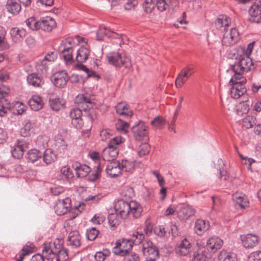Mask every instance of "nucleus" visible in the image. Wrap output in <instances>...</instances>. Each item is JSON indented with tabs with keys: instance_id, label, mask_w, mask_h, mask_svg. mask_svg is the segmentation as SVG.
Returning <instances> with one entry per match:
<instances>
[{
	"instance_id": "nucleus-1",
	"label": "nucleus",
	"mask_w": 261,
	"mask_h": 261,
	"mask_svg": "<svg viewBox=\"0 0 261 261\" xmlns=\"http://www.w3.org/2000/svg\"><path fill=\"white\" fill-rule=\"evenodd\" d=\"M235 61L233 64L230 65V69L234 73L233 76L231 77V81L236 79L239 80L245 78L243 74L255 69V65L252 60L247 54H245V49L241 48L237 51V55H235Z\"/></svg>"
},
{
	"instance_id": "nucleus-2",
	"label": "nucleus",
	"mask_w": 261,
	"mask_h": 261,
	"mask_svg": "<svg viewBox=\"0 0 261 261\" xmlns=\"http://www.w3.org/2000/svg\"><path fill=\"white\" fill-rule=\"evenodd\" d=\"M82 43L87 44V42L84 38L79 36L68 38L61 42L58 47V52L67 64H71L73 62V48Z\"/></svg>"
},
{
	"instance_id": "nucleus-3",
	"label": "nucleus",
	"mask_w": 261,
	"mask_h": 261,
	"mask_svg": "<svg viewBox=\"0 0 261 261\" xmlns=\"http://www.w3.org/2000/svg\"><path fill=\"white\" fill-rule=\"evenodd\" d=\"M124 140L121 136H117L111 139L108 146L103 149L101 153L103 160L107 161L114 160L119 152L117 146L124 142Z\"/></svg>"
},
{
	"instance_id": "nucleus-4",
	"label": "nucleus",
	"mask_w": 261,
	"mask_h": 261,
	"mask_svg": "<svg viewBox=\"0 0 261 261\" xmlns=\"http://www.w3.org/2000/svg\"><path fill=\"white\" fill-rule=\"evenodd\" d=\"M107 58L109 63L115 67L124 66L128 68L131 66L130 60L125 53H110L107 55Z\"/></svg>"
},
{
	"instance_id": "nucleus-5",
	"label": "nucleus",
	"mask_w": 261,
	"mask_h": 261,
	"mask_svg": "<svg viewBox=\"0 0 261 261\" xmlns=\"http://www.w3.org/2000/svg\"><path fill=\"white\" fill-rule=\"evenodd\" d=\"M246 83L245 78H242L239 80L236 79L233 81L231 79L229 81V84L231 86L230 89V95L234 99H238L243 95L247 91L246 88L244 84Z\"/></svg>"
},
{
	"instance_id": "nucleus-6",
	"label": "nucleus",
	"mask_w": 261,
	"mask_h": 261,
	"mask_svg": "<svg viewBox=\"0 0 261 261\" xmlns=\"http://www.w3.org/2000/svg\"><path fill=\"white\" fill-rule=\"evenodd\" d=\"M134 138L138 141L148 140V127L144 121H139L132 127Z\"/></svg>"
},
{
	"instance_id": "nucleus-7",
	"label": "nucleus",
	"mask_w": 261,
	"mask_h": 261,
	"mask_svg": "<svg viewBox=\"0 0 261 261\" xmlns=\"http://www.w3.org/2000/svg\"><path fill=\"white\" fill-rule=\"evenodd\" d=\"M133 244L130 240L122 239L116 242L113 252L117 255L126 256L128 255L129 251L132 250Z\"/></svg>"
},
{
	"instance_id": "nucleus-8",
	"label": "nucleus",
	"mask_w": 261,
	"mask_h": 261,
	"mask_svg": "<svg viewBox=\"0 0 261 261\" xmlns=\"http://www.w3.org/2000/svg\"><path fill=\"white\" fill-rule=\"evenodd\" d=\"M9 91L7 87H0V116H3L12 108L10 100L6 98Z\"/></svg>"
},
{
	"instance_id": "nucleus-9",
	"label": "nucleus",
	"mask_w": 261,
	"mask_h": 261,
	"mask_svg": "<svg viewBox=\"0 0 261 261\" xmlns=\"http://www.w3.org/2000/svg\"><path fill=\"white\" fill-rule=\"evenodd\" d=\"M192 250V244L187 238H184L179 241L175 247V252L179 256L188 255L191 252Z\"/></svg>"
},
{
	"instance_id": "nucleus-10",
	"label": "nucleus",
	"mask_w": 261,
	"mask_h": 261,
	"mask_svg": "<svg viewBox=\"0 0 261 261\" xmlns=\"http://www.w3.org/2000/svg\"><path fill=\"white\" fill-rule=\"evenodd\" d=\"M142 251L145 255H148L149 258H158L159 251L158 248L149 240H145L142 244Z\"/></svg>"
},
{
	"instance_id": "nucleus-11",
	"label": "nucleus",
	"mask_w": 261,
	"mask_h": 261,
	"mask_svg": "<svg viewBox=\"0 0 261 261\" xmlns=\"http://www.w3.org/2000/svg\"><path fill=\"white\" fill-rule=\"evenodd\" d=\"M194 72V68L188 65L183 68L178 74L175 81V85L177 88H180L186 82L187 79Z\"/></svg>"
},
{
	"instance_id": "nucleus-12",
	"label": "nucleus",
	"mask_w": 261,
	"mask_h": 261,
	"mask_svg": "<svg viewBox=\"0 0 261 261\" xmlns=\"http://www.w3.org/2000/svg\"><path fill=\"white\" fill-rule=\"evenodd\" d=\"M71 208V199L67 197L65 199L58 200L55 205L54 209L57 215L61 216L66 214Z\"/></svg>"
},
{
	"instance_id": "nucleus-13",
	"label": "nucleus",
	"mask_w": 261,
	"mask_h": 261,
	"mask_svg": "<svg viewBox=\"0 0 261 261\" xmlns=\"http://www.w3.org/2000/svg\"><path fill=\"white\" fill-rule=\"evenodd\" d=\"M239 33L235 28H231L229 32H225L222 39L223 45L229 46L236 44L239 40Z\"/></svg>"
},
{
	"instance_id": "nucleus-14",
	"label": "nucleus",
	"mask_w": 261,
	"mask_h": 261,
	"mask_svg": "<svg viewBox=\"0 0 261 261\" xmlns=\"http://www.w3.org/2000/svg\"><path fill=\"white\" fill-rule=\"evenodd\" d=\"M29 147V143L24 139L18 140L17 144L11 149L12 156L16 159H20L22 157L25 149Z\"/></svg>"
},
{
	"instance_id": "nucleus-15",
	"label": "nucleus",
	"mask_w": 261,
	"mask_h": 261,
	"mask_svg": "<svg viewBox=\"0 0 261 261\" xmlns=\"http://www.w3.org/2000/svg\"><path fill=\"white\" fill-rule=\"evenodd\" d=\"M250 17L249 21L251 22L258 23L261 21V1L258 3H254L249 9Z\"/></svg>"
},
{
	"instance_id": "nucleus-16",
	"label": "nucleus",
	"mask_w": 261,
	"mask_h": 261,
	"mask_svg": "<svg viewBox=\"0 0 261 261\" xmlns=\"http://www.w3.org/2000/svg\"><path fill=\"white\" fill-rule=\"evenodd\" d=\"M82 111L80 108H73L70 112V117L71 119V124L77 129H80L84 124L83 120L82 118Z\"/></svg>"
},
{
	"instance_id": "nucleus-17",
	"label": "nucleus",
	"mask_w": 261,
	"mask_h": 261,
	"mask_svg": "<svg viewBox=\"0 0 261 261\" xmlns=\"http://www.w3.org/2000/svg\"><path fill=\"white\" fill-rule=\"evenodd\" d=\"M74 101L77 107L76 108H80L84 112H86L88 109L92 107L91 98L84 94L78 95L75 98Z\"/></svg>"
},
{
	"instance_id": "nucleus-18",
	"label": "nucleus",
	"mask_w": 261,
	"mask_h": 261,
	"mask_svg": "<svg viewBox=\"0 0 261 261\" xmlns=\"http://www.w3.org/2000/svg\"><path fill=\"white\" fill-rule=\"evenodd\" d=\"M115 209L121 217L125 219L128 215L129 202L120 199L115 204Z\"/></svg>"
},
{
	"instance_id": "nucleus-19",
	"label": "nucleus",
	"mask_w": 261,
	"mask_h": 261,
	"mask_svg": "<svg viewBox=\"0 0 261 261\" xmlns=\"http://www.w3.org/2000/svg\"><path fill=\"white\" fill-rule=\"evenodd\" d=\"M223 244L222 240L218 237L214 236L207 241L206 247L209 251L215 252L221 248Z\"/></svg>"
},
{
	"instance_id": "nucleus-20",
	"label": "nucleus",
	"mask_w": 261,
	"mask_h": 261,
	"mask_svg": "<svg viewBox=\"0 0 261 261\" xmlns=\"http://www.w3.org/2000/svg\"><path fill=\"white\" fill-rule=\"evenodd\" d=\"M122 168L120 166V161H116L110 162L107 165L106 171L111 177H114L119 176L121 173Z\"/></svg>"
},
{
	"instance_id": "nucleus-21",
	"label": "nucleus",
	"mask_w": 261,
	"mask_h": 261,
	"mask_svg": "<svg viewBox=\"0 0 261 261\" xmlns=\"http://www.w3.org/2000/svg\"><path fill=\"white\" fill-rule=\"evenodd\" d=\"M67 73L65 71H61L54 75L53 82L57 87H64L68 80Z\"/></svg>"
},
{
	"instance_id": "nucleus-22",
	"label": "nucleus",
	"mask_w": 261,
	"mask_h": 261,
	"mask_svg": "<svg viewBox=\"0 0 261 261\" xmlns=\"http://www.w3.org/2000/svg\"><path fill=\"white\" fill-rule=\"evenodd\" d=\"M177 217L181 221H186L195 214V210L189 205L183 206L177 211Z\"/></svg>"
},
{
	"instance_id": "nucleus-23",
	"label": "nucleus",
	"mask_w": 261,
	"mask_h": 261,
	"mask_svg": "<svg viewBox=\"0 0 261 261\" xmlns=\"http://www.w3.org/2000/svg\"><path fill=\"white\" fill-rule=\"evenodd\" d=\"M241 241L245 248H250L254 247L258 244V238L255 235L249 233L245 236H241Z\"/></svg>"
},
{
	"instance_id": "nucleus-24",
	"label": "nucleus",
	"mask_w": 261,
	"mask_h": 261,
	"mask_svg": "<svg viewBox=\"0 0 261 261\" xmlns=\"http://www.w3.org/2000/svg\"><path fill=\"white\" fill-rule=\"evenodd\" d=\"M81 237L78 231L71 230L68 236L67 244L72 248H76L81 245Z\"/></svg>"
},
{
	"instance_id": "nucleus-25",
	"label": "nucleus",
	"mask_w": 261,
	"mask_h": 261,
	"mask_svg": "<svg viewBox=\"0 0 261 261\" xmlns=\"http://www.w3.org/2000/svg\"><path fill=\"white\" fill-rule=\"evenodd\" d=\"M27 82L29 85L35 88L41 87L44 84L43 77L36 73L29 74L27 76Z\"/></svg>"
},
{
	"instance_id": "nucleus-26",
	"label": "nucleus",
	"mask_w": 261,
	"mask_h": 261,
	"mask_svg": "<svg viewBox=\"0 0 261 261\" xmlns=\"http://www.w3.org/2000/svg\"><path fill=\"white\" fill-rule=\"evenodd\" d=\"M40 23L41 29L46 32H50L56 27L55 20L50 17L41 18Z\"/></svg>"
},
{
	"instance_id": "nucleus-27",
	"label": "nucleus",
	"mask_w": 261,
	"mask_h": 261,
	"mask_svg": "<svg viewBox=\"0 0 261 261\" xmlns=\"http://www.w3.org/2000/svg\"><path fill=\"white\" fill-rule=\"evenodd\" d=\"M72 166L76 171V174L78 177H86L90 171L88 166L85 164L82 165L78 162L73 163Z\"/></svg>"
},
{
	"instance_id": "nucleus-28",
	"label": "nucleus",
	"mask_w": 261,
	"mask_h": 261,
	"mask_svg": "<svg viewBox=\"0 0 261 261\" xmlns=\"http://www.w3.org/2000/svg\"><path fill=\"white\" fill-rule=\"evenodd\" d=\"M142 207L136 201L131 200L129 202L128 215H132L135 218H139L142 213Z\"/></svg>"
},
{
	"instance_id": "nucleus-29",
	"label": "nucleus",
	"mask_w": 261,
	"mask_h": 261,
	"mask_svg": "<svg viewBox=\"0 0 261 261\" xmlns=\"http://www.w3.org/2000/svg\"><path fill=\"white\" fill-rule=\"evenodd\" d=\"M116 113L126 117H130L133 113L130 110L129 107L124 102H119L115 106Z\"/></svg>"
},
{
	"instance_id": "nucleus-30",
	"label": "nucleus",
	"mask_w": 261,
	"mask_h": 261,
	"mask_svg": "<svg viewBox=\"0 0 261 261\" xmlns=\"http://www.w3.org/2000/svg\"><path fill=\"white\" fill-rule=\"evenodd\" d=\"M10 34L12 41L15 43H18L23 40L26 33L24 30L15 27L10 30Z\"/></svg>"
},
{
	"instance_id": "nucleus-31",
	"label": "nucleus",
	"mask_w": 261,
	"mask_h": 261,
	"mask_svg": "<svg viewBox=\"0 0 261 261\" xmlns=\"http://www.w3.org/2000/svg\"><path fill=\"white\" fill-rule=\"evenodd\" d=\"M148 229V227L143 228V231H142L141 229H137V231L132 235V238L130 239L133 244L139 245L142 243L143 244V242L146 240L145 239L144 232L147 234Z\"/></svg>"
},
{
	"instance_id": "nucleus-32",
	"label": "nucleus",
	"mask_w": 261,
	"mask_h": 261,
	"mask_svg": "<svg viewBox=\"0 0 261 261\" xmlns=\"http://www.w3.org/2000/svg\"><path fill=\"white\" fill-rule=\"evenodd\" d=\"M28 104L32 110L37 111L42 108L44 103L41 97L35 95L29 99Z\"/></svg>"
},
{
	"instance_id": "nucleus-33",
	"label": "nucleus",
	"mask_w": 261,
	"mask_h": 261,
	"mask_svg": "<svg viewBox=\"0 0 261 261\" xmlns=\"http://www.w3.org/2000/svg\"><path fill=\"white\" fill-rule=\"evenodd\" d=\"M90 50L87 47L82 45L77 51L76 61L79 63L85 62L90 55Z\"/></svg>"
},
{
	"instance_id": "nucleus-34",
	"label": "nucleus",
	"mask_w": 261,
	"mask_h": 261,
	"mask_svg": "<svg viewBox=\"0 0 261 261\" xmlns=\"http://www.w3.org/2000/svg\"><path fill=\"white\" fill-rule=\"evenodd\" d=\"M210 228L208 222L198 219L195 224L194 230L197 235L201 236Z\"/></svg>"
},
{
	"instance_id": "nucleus-35",
	"label": "nucleus",
	"mask_w": 261,
	"mask_h": 261,
	"mask_svg": "<svg viewBox=\"0 0 261 261\" xmlns=\"http://www.w3.org/2000/svg\"><path fill=\"white\" fill-rule=\"evenodd\" d=\"M106 36L110 38H117L116 36H118V35L117 33L107 29V28L104 26H100L96 33L97 40H101L103 39V37Z\"/></svg>"
},
{
	"instance_id": "nucleus-36",
	"label": "nucleus",
	"mask_w": 261,
	"mask_h": 261,
	"mask_svg": "<svg viewBox=\"0 0 261 261\" xmlns=\"http://www.w3.org/2000/svg\"><path fill=\"white\" fill-rule=\"evenodd\" d=\"M232 199L242 208H244L249 204L248 200L245 194L235 193L232 195Z\"/></svg>"
},
{
	"instance_id": "nucleus-37",
	"label": "nucleus",
	"mask_w": 261,
	"mask_h": 261,
	"mask_svg": "<svg viewBox=\"0 0 261 261\" xmlns=\"http://www.w3.org/2000/svg\"><path fill=\"white\" fill-rule=\"evenodd\" d=\"M57 59V55L54 51L48 52L44 57L42 60L40 66L42 67V70L44 69L46 71L47 69V66L49 63L54 62Z\"/></svg>"
},
{
	"instance_id": "nucleus-38",
	"label": "nucleus",
	"mask_w": 261,
	"mask_h": 261,
	"mask_svg": "<svg viewBox=\"0 0 261 261\" xmlns=\"http://www.w3.org/2000/svg\"><path fill=\"white\" fill-rule=\"evenodd\" d=\"M53 245L55 248V251H57V261L67 260L68 259L67 250L63 248L60 244L56 245L55 244H54Z\"/></svg>"
},
{
	"instance_id": "nucleus-39",
	"label": "nucleus",
	"mask_w": 261,
	"mask_h": 261,
	"mask_svg": "<svg viewBox=\"0 0 261 261\" xmlns=\"http://www.w3.org/2000/svg\"><path fill=\"white\" fill-rule=\"evenodd\" d=\"M8 11L13 15L18 14L21 10V6L15 0H8L6 4Z\"/></svg>"
},
{
	"instance_id": "nucleus-40",
	"label": "nucleus",
	"mask_w": 261,
	"mask_h": 261,
	"mask_svg": "<svg viewBox=\"0 0 261 261\" xmlns=\"http://www.w3.org/2000/svg\"><path fill=\"white\" fill-rule=\"evenodd\" d=\"M219 261H237L235 253L222 250L218 256Z\"/></svg>"
},
{
	"instance_id": "nucleus-41",
	"label": "nucleus",
	"mask_w": 261,
	"mask_h": 261,
	"mask_svg": "<svg viewBox=\"0 0 261 261\" xmlns=\"http://www.w3.org/2000/svg\"><path fill=\"white\" fill-rule=\"evenodd\" d=\"M43 162L46 165H49L56 160V154L50 149H46L42 153Z\"/></svg>"
},
{
	"instance_id": "nucleus-42",
	"label": "nucleus",
	"mask_w": 261,
	"mask_h": 261,
	"mask_svg": "<svg viewBox=\"0 0 261 261\" xmlns=\"http://www.w3.org/2000/svg\"><path fill=\"white\" fill-rule=\"evenodd\" d=\"M42 157V153L35 149L30 150L26 155L27 159L31 163H34Z\"/></svg>"
},
{
	"instance_id": "nucleus-43",
	"label": "nucleus",
	"mask_w": 261,
	"mask_h": 261,
	"mask_svg": "<svg viewBox=\"0 0 261 261\" xmlns=\"http://www.w3.org/2000/svg\"><path fill=\"white\" fill-rule=\"evenodd\" d=\"M120 166L122 168V172H132L135 167L134 162L131 160L122 159L120 161Z\"/></svg>"
},
{
	"instance_id": "nucleus-44",
	"label": "nucleus",
	"mask_w": 261,
	"mask_h": 261,
	"mask_svg": "<svg viewBox=\"0 0 261 261\" xmlns=\"http://www.w3.org/2000/svg\"><path fill=\"white\" fill-rule=\"evenodd\" d=\"M35 246L33 243L28 242L22 248V252L19 255V258L17 261H21L25 256L29 255L33 252Z\"/></svg>"
},
{
	"instance_id": "nucleus-45",
	"label": "nucleus",
	"mask_w": 261,
	"mask_h": 261,
	"mask_svg": "<svg viewBox=\"0 0 261 261\" xmlns=\"http://www.w3.org/2000/svg\"><path fill=\"white\" fill-rule=\"evenodd\" d=\"M250 102L248 100L240 102L237 106V114L242 116L243 114L248 113L249 111Z\"/></svg>"
},
{
	"instance_id": "nucleus-46",
	"label": "nucleus",
	"mask_w": 261,
	"mask_h": 261,
	"mask_svg": "<svg viewBox=\"0 0 261 261\" xmlns=\"http://www.w3.org/2000/svg\"><path fill=\"white\" fill-rule=\"evenodd\" d=\"M121 218L118 214H111L108 216V222L112 229H115L120 224Z\"/></svg>"
},
{
	"instance_id": "nucleus-47",
	"label": "nucleus",
	"mask_w": 261,
	"mask_h": 261,
	"mask_svg": "<svg viewBox=\"0 0 261 261\" xmlns=\"http://www.w3.org/2000/svg\"><path fill=\"white\" fill-rule=\"evenodd\" d=\"M25 22L28 27L31 30L36 31L41 29L40 19L37 20L35 17H31L28 18Z\"/></svg>"
},
{
	"instance_id": "nucleus-48",
	"label": "nucleus",
	"mask_w": 261,
	"mask_h": 261,
	"mask_svg": "<svg viewBox=\"0 0 261 261\" xmlns=\"http://www.w3.org/2000/svg\"><path fill=\"white\" fill-rule=\"evenodd\" d=\"M229 19L226 16H222L219 17L216 22L217 28L222 31L225 32L229 26Z\"/></svg>"
},
{
	"instance_id": "nucleus-49",
	"label": "nucleus",
	"mask_w": 261,
	"mask_h": 261,
	"mask_svg": "<svg viewBox=\"0 0 261 261\" xmlns=\"http://www.w3.org/2000/svg\"><path fill=\"white\" fill-rule=\"evenodd\" d=\"M34 127V123L30 120H26L23 123V126L20 129V134L23 137H27L30 134L31 130Z\"/></svg>"
},
{
	"instance_id": "nucleus-50",
	"label": "nucleus",
	"mask_w": 261,
	"mask_h": 261,
	"mask_svg": "<svg viewBox=\"0 0 261 261\" xmlns=\"http://www.w3.org/2000/svg\"><path fill=\"white\" fill-rule=\"evenodd\" d=\"M49 105L51 109L54 111H58L64 106L60 98L58 97H53L49 98Z\"/></svg>"
},
{
	"instance_id": "nucleus-51",
	"label": "nucleus",
	"mask_w": 261,
	"mask_h": 261,
	"mask_svg": "<svg viewBox=\"0 0 261 261\" xmlns=\"http://www.w3.org/2000/svg\"><path fill=\"white\" fill-rule=\"evenodd\" d=\"M256 124V119L252 116L248 115L242 120V125L246 128H250Z\"/></svg>"
},
{
	"instance_id": "nucleus-52",
	"label": "nucleus",
	"mask_w": 261,
	"mask_h": 261,
	"mask_svg": "<svg viewBox=\"0 0 261 261\" xmlns=\"http://www.w3.org/2000/svg\"><path fill=\"white\" fill-rule=\"evenodd\" d=\"M156 0H145L143 7L146 13H150L156 5Z\"/></svg>"
},
{
	"instance_id": "nucleus-53",
	"label": "nucleus",
	"mask_w": 261,
	"mask_h": 261,
	"mask_svg": "<svg viewBox=\"0 0 261 261\" xmlns=\"http://www.w3.org/2000/svg\"><path fill=\"white\" fill-rule=\"evenodd\" d=\"M165 119L161 116L155 117L150 122V124L157 128H161L165 124Z\"/></svg>"
},
{
	"instance_id": "nucleus-54",
	"label": "nucleus",
	"mask_w": 261,
	"mask_h": 261,
	"mask_svg": "<svg viewBox=\"0 0 261 261\" xmlns=\"http://www.w3.org/2000/svg\"><path fill=\"white\" fill-rule=\"evenodd\" d=\"M98 234L99 231L95 227H91L87 230L86 236L89 240H95Z\"/></svg>"
},
{
	"instance_id": "nucleus-55",
	"label": "nucleus",
	"mask_w": 261,
	"mask_h": 261,
	"mask_svg": "<svg viewBox=\"0 0 261 261\" xmlns=\"http://www.w3.org/2000/svg\"><path fill=\"white\" fill-rule=\"evenodd\" d=\"M110 254L109 250L105 249L102 251L97 252L94 255V258L96 261H104L106 257L109 256Z\"/></svg>"
},
{
	"instance_id": "nucleus-56",
	"label": "nucleus",
	"mask_w": 261,
	"mask_h": 261,
	"mask_svg": "<svg viewBox=\"0 0 261 261\" xmlns=\"http://www.w3.org/2000/svg\"><path fill=\"white\" fill-rule=\"evenodd\" d=\"M77 67L79 69L85 71L87 73L88 77L98 76V75L94 71L90 70L85 65L82 64V63L77 64Z\"/></svg>"
},
{
	"instance_id": "nucleus-57",
	"label": "nucleus",
	"mask_w": 261,
	"mask_h": 261,
	"mask_svg": "<svg viewBox=\"0 0 261 261\" xmlns=\"http://www.w3.org/2000/svg\"><path fill=\"white\" fill-rule=\"evenodd\" d=\"M129 124L127 122H125L121 119L118 120L116 124V128L118 130L126 132L127 129L128 128Z\"/></svg>"
},
{
	"instance_id": "nucleus-58",
	"label": "nucleus",
	"mask_w": 261,
	"mask_h": 261,
	"mask_svg": "<svg viewBox=\"0 0 261 261\" xmlns=\"http://www.w3.org/2000/svg\"><path fill=\"white\" fill-rule=\"evenodd\" d=\"M43 254H56L57 251H55V248H52L51 244H44L42 250Z\"/></svg>"
},
{
	"instance_id": "nucleus-59",
	"label": "nucleus",
	"mask_w": 261,
	"mask_h": 261,
	"mask_svg": "<svg viewBox=\"0 0 261 261\" xmlns=\"http://www.w3.org/2000/svg\"><path fill=\"white\" fill-rule=\"evenodd\" d=\"M95 168L96 170L90 175V178L92 180H95L99 177L101 171V164L97 165Z\"/></svg>"
},
{
	"instance_id": "nucleus-60",
	"label": "nucleus",
	"mask_w": 261,
	"mask_h": 261,
	"mask_svg": "<svg viewBox=\"0 0 261 261\" xmlns=\"http://www.w3.org/2000/svg\"><path fill=\"white\" fill-rule=\"evenodd\" d=\"M150 150V146L148 144H144L141 145L140 147V149L138 151V154L140 156H142L146 154H147Z\"/></svg>"
},
{
	"instance_id": "nucleus-61",
	"label": "nucleus",
	"mask_w": 261,
	"mask_h": 261,
	"mask_svg": "<svg viewBox=\"0 0 261 261\" xmlns=\"http://www.w3.org/2000/svg\"><path fill=\"white\" fill-rule=\"evenodd\" d=\"M155 6H156L158 9L161 12L165 11L168 6L165 0H156Z\"/></svg>"
},
{
	"instance_id": "nucleus-62",
	"label": "nucleus",
	"mask_w": 261,
	"mask_h": 261,
	"mask_svg": "<svg viewBox=\"0 0 261 261\" xmlns=\"http://www.w3.org/2000/svg\"><path fill=\"white\" fill-rule=\"evenodd\" d=\"M50 191L55 196H58L64 192V188L61 186H53L50 187Z\"/></svg>"
},
{
	"instance_id": "nucleus-63",
	"label": "nucleus",
	"mask_w": 261,
	"mask_h": 261,
	"mask_svg": "<svg viewBox=\"0 0 261 261\" xmlns=\"http://www.w3.org/2000/svg\"><path fill=\"white\" fill-rule=\"evenodd\" d=\"M260 251L251 253L248 256L249 261H261Z\"/></svg>"
},
{
	"instance_id": "nucleus-64",
	"label": "nucleus",
	"mask_w": 261,
	"mask_h": 261,
	"mask_svg": "<svg viewBox=\"0 0 261 261\" xmlns=\"http://www.w3.org/2000/svg\"><path fill=\"white\" fill-rule=\"evenodd\" d=\"M193 261H207V258L202 252H195L192 258Z\"/></svg>"
}]
</instances>
